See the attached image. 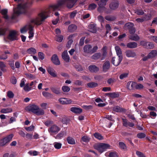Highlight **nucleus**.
I'll list each match as a JSON object with an SVG mask.
<instances>
[{"instance_id":"49","label":"nucleus","mask_w":157,"mask_h":157,"mask_svg":"<svg viewBox=\"0 0 157 157\" xmlns=\"http://www.w3.org/2000/svg\"><path fill=\"white\" fill-rule=\"evenodd\" d=\"M119 145L121 149L125 150L126 148L125 145L122 142H119Z\"/></svg>"},{"instance_id":"55","label":"nucleus","mask_w":157,"mask_h":157,"mask_svg":"<svg viewBox=\"0 0 157 157\" xmlns=\"http://www.w3.org/2000/svg\"><path fill=\"white\" fill-rule=\"evenodd\" d=\"M151 17V15L150 14H148L145 15L143 17L144 21H147L150 19Z\"/></svg>"},{"instance_id":"8","label":"nucleus","mask_w":157,"mask_h":157,"mask_svg":"<svg viewBox=\"0 0 157 157\" xmlns=\"http://www.w3.org/2000/svg\"><path fill=\"white\" fill-rule=\"evenodd\" d=\"M39 109V107L35 105H30L25 108L26 111L31 112L35 114L36 111Z\"/></svg>"},{"instance_id":"19","label":"nucleus","mask_w":157,"mask_h":157,"mask_svg":"<svg viewBox=\"0 0 157 157\" xmlns=\"http://www.w3.org/2000/svg\"><path fill=\"white\" fill-rule=\"evenodd\" d=\"M70 110L71 112L77 114H79L82 112V109L78 107H71L70 109Z\"/></svg>"},{"instance_id":"21","label":"nucleus","mask_w":157,"mask_h":157,"mask_svg":"<svg viewBox=\"0 0 157 157\" xmlns=\"http://www.w3.org/2000/svg\"><path fill=\"white\" fill-rule=\"evenodd\" d=\"M137 46V44L134 42H129L127 44V47L130 48H136Z\"/></svg>"},{"instance_id":"5","label":"nucleus","mask_w":157,"mask_h":157,"mask_svg":"<svg viewBox=\"0 0 157 157\" xmlns=\"http://www.w3.org/2000/svg\"><path fill=\"white\" fill-rule=\"evenodd\" d=\"M17 36L18 34L17 32L13 30L10 32L7 38L10 41H14L18 40Z\"/></svg>"},{"instance_id":"39","label":"nucleus","mask_w":157,"mask_h":157,"mask_svg":"<svg viewBox=\"0 0 157 157\" xmlns=\"http://www.w3.org/2000/svg\"><path fill=\"white\" fill-rule=\"evenodd\" d=\"M129 38L131 40L134 41H137L140 39L139 36L136 34L130 36Z\"/></svg>"},{"instance_id":"11","label":"nucleus","mask_w":157,"mask_h":157,"mask_svg":"<svg viewBox=\"0 0 157 157\" xmlns=\"http://www.w3.org/2000/svg\"><path fill=\"white\" fill-rule=\"evenodd\" d=\"M119 5V2L117 1H113L109 4V7L111 10H114L118 8Z\"/></svg>"},{"instance_id":"31","label":"nucleus","mask_w":157,"mask_h":157,"mask_svg":"<svg viewBox=\"0 0 157 157\" xmlns=\"http://www.w3.org/2000/svg\"><path fill=\"white\" fill-rule=\"evenodd\" d=\"M12 111V109L11 108H6L3 109H2L0 112L2 113H8L11 112Z\"/></svg>"},{"instance_id":"51","label":"nucleus","mask_w":157,"mask_h":157,"mask_svg":"<svg viewBox=\"0 0 157 157\" xmlns=\"http://www.w3.org/2000/svg\"><path fill=\"white\" fill-rule=\"evenodd\" d=\"M34 127L33 125H31L29 127H25V129L28 132H30L33 130Z\"/></svg>"},{"instance_id":"29","label":"nucleus","mask_w":157,"mask_h":157,"mask_svg":"<svg viewBox=\"0 0 157 157\" xmlns=\"http://www.w3.org/2000/svg\"><path fill=\"white\" fill-rule=\"evenodd\" d=\"M113 110L117 112H123L124 110L120 107L117 106L113 107Z\"/></svg>"},{"instance_id":"56","label":"nucleus","mask_w":157,"mask_h":157,"mask_svg":"<svg viewBox=\"0 0 157 157\" xmlns=\"http://www.w3.org/2000/svg\"><path fill=\"white\" fill-rule=\"evenodd\" d=\"M6 142L4 138L0 140V146H3L6 145Z\"/></svg>"},{"instance_id":"30","label":"nucleus","mask_w":157,"mask_h":157,"mask_svg":"<svg viewBox=\"0 0 157 157\" xmlns=\"http://www.w3.org/2000/svg\"><path fill=\"white\" fill-rule=\"evenodd\" d=\"M101 54L100 53H94L92 56L91 58L94 60L98 59L101 56Z\"/></svg>"},{"instance_id":"2","label":"nucleus","mask_w":157,"mask_h":157,"mask_svg":"<svg viewBox=\"0 0 157 157\" xmlns=\"http://www.w3.org/2000/svg\"><path fill=\"white\" fill-rule=\"evenodd\" d=\"M110 145L108 144L105 143H100L95 145L94 148L97 150L101 153L105 151L107 149L110 148Z\"/></svg>"},{"instance_id":"4","label":"nucleus","mask_w":157,"mask_h":157,"mask_svg":"<svg viewBox=\"0 0 157 157\" xmlns=\"http://www.w3.org/2000/svg\"><path fill=\"white\" fill-rule=\"evenodd\" d=\"M27 7L26 4H20L18 5L17 9L14 10V13L16 15L21 13H25L26 12Z\"/></svg>"},{"instance_id":"38","label":"nucleus","mask_w":157,"mask_h":157,"mask_svg":"<svg viewBox=\"0 0 157 157\" xmlns=\"http://www.w3.org/2000/svg\"><path fill=\"white\" fill-rule=\"evenodd\" d=\"M87 86L89 88H93L97 86L98 84L96 82H91L88 83Z\"/></svg>"},{"instance_id":"33","label":"nucleus","mask_w":157,"mask_h":157,"mask_svg":"<svg viewBox=\"0 0 157 157\" xmlns=\"http://www.w3.org/2000/svg\"><path fill=\"white\" fill-rule=\"evenodd\" d=\"M1 13L3 15L4 18L5 19L8 18V16L7 15V10L6 9L2 10L1 11Z\"/></svg>"},{"instance_id":"43","label":"nucleus","mask_w":157,"mask_h":157,"mask_svg":"<svg viewBox=\"0 0 157 157\" xmlns=\"http://www.w3.org/2000/svg\"><path fill=\"white\" fill-rule=\"evenodd\" d=\"M6 67V66L4 63L0 61V68L2 71L3 72L6 71V70L4 69Z\"/></svg>"},{"instance_id":"57","label":"nucleus","mask_w":157,"mask_h":157,"mask_svg":"<svg viewBox=\"0 0 157 157\" xmlns=\"http://www.w3.org/2000/svg\"><path fill=\"white\" fill-rule=\"evenodd\" d=\"M90 139L89 137L86 136H83L82 138V140L85 142H88L89 141Z\"/></svg>"},{"instance_id":"28","label":"nucleus","mask_w":157,"mask_h":157,"mask_svg":"<svg viewBox=\"0 0 157 157\" xmlns=\"http://www.w3.org/2000/svg\"><path fill=\"white\" fill-rule=\"evenodd\" d=\"M77 29V26L75 25L71 24L68 27V30L69 31L71 32H73Z\"/></svg>"},{"instance_id":"47","label":"nucleus","mask_w":157,"mask_h":157,"mask_svg":"<svg viewBox=\"0 0 157 157\" xmlns=\"http://www.w3.org/2000/svg\"><path fill=\"white\" fill-rule=\"evenodd\" d=\"M62 89L64 92H67L70 90V88L68 86H64L62 87Z\"/></svg>"},{"instance_id":"36","label":"nucleus","mask_w":157,"mask_h":157,"mask_svg":"<svg viewBox=\"0 0 157 157\" xmlns=\"http://www.w3.org/2000/svg\"><path fill=\"white\" fill-rule=\"evenodd\" d=\"M97 6L96 4L92 3L89 5L88 9L90 10H94Z\"/></svg>"},{"instance_id":"50","label":"nucleus","mask_w":157,"mask_h":157,"mask_svg":"<svg viewBox=\"0 0 157 157\" xmlns=\"http://www.w3.org/2000/svg\"><path fill=\"white\" fill-rule=\"evenodd\" d=\"M128 73H123L121 74L119 76V78L121 79H123L128 77Z\"/></svg>"},{"instance_id":"48","label":"nucleus","mask_w":157,"mask_h":157,"mask_svg":"<svg viewBox=\"0 0 157 157\" xmlns=\"http://www.w3.org/2000/svg\"><path fill=\"white\" fill-rule=\"evenodd\" d=\"M62 144L60 143L56 142L54 143V146L57 149H59L61 147Z\"/></svg>"},{"instance_id":"62","label":"nucleus","mask_w":157,"mask_h":157,"mask_svg":"<svg viewBox=\"0 0 157 157\" xmlns=\"http://www.w3.org/2000/svg\"><path fill=\"white\" fill-rule=\"evenodd\" d=\"M63 132H61L59 133H58L56 136V139H60L61 138L63 137Z\"/></svg>"},{"instance_id":"7","label":"nucleus","mask_w":157,"mask_h":157,"mask_svg":"<svg viewBox=\"0 0 157 157\" xmlns=\"http://www.w3.org/2000/svg\"><path fill=\"white\" fill-rule=\"evenodd\" d=\"M125 54L128 58H136L137 57L136 53L132 50H126L125 52Z\"/></svg>"},{"instance_id":"63","label":"nucleus","mask_w":157,"mask_h":157,"mask_svg":"<svg viewBox=\"0 0 157 157\" xmlns=\"http://www.w3.org/2000/svg\"><path fill=\"white\" fill-rule=\"evenodd\" d=\"M109 156V157H118L117 153L115 152H110Z\"/></svg>"},{"instance_id":"12","label":"nucleus","mask_w":157,"mask_h":157,"mask_svg":"<svg viewBox=\"0 0 157 157\" xmlns=\"http://www.w3.org/2000/svg\"><path fill=\"white\" fill-rule=\"evenodd\" d=\"M51 60L52 63L56 65H58L60 64V62L56 54H54L52 55L51 57Z\"/></svg>"},{"instance_id":"25","label":"nucleus","mask_w":157,"mask_h":157,"mask_svg":"<svg viewBox=\"0 0 157 157\" xmlns=\"http://www.w3.org/2000/svg\"><path fill=\"white\" fill-rule=\"evenodd\" d=\"M73 36V35H71L68 37V39L69 40L66 45L67 48H69L70 47L71 45L73 42V40L72 39Z\"/></svg>"},{"instance_id":"54","label":"nucleus","mask_w":157,"mask_h":157,"mask_svg":"<svg viewBox=\"0 0 157 157\" xmlns=\"http://www.w3.org/2000/svg\"><path fill=\"white\" fill-rule=\"evenodd\" d=\"M146 136L145 133H140L137 135V136L139 138L142 139L144 138Z\"/></svg>"},{"instance_id":"20","label":"nucleus","mask_w":157,"mask_h":157,"mask_svg":"<svg viewBox=\"0 0 157 157\" xmlns=\"http://www.w3.org/2000/svg\"><path fill=\"white\" fill-rule=\"evenodd\" d=\"M98 11L102 13L105 11L106 13H108L107 11H106V8L105 7V6H103L102 5H100L99 4H98Z\"/></svg>"},{"instance_id":"16","label":"nucleus","mask_w":157,"mask_h":157,"mask_svg":"<svg viewBox=\"0 0 157 157\" xmlns=\"http://www.w3.org/2000/svg\"><path fill=\"white\" fill-rule=\"evenodd\" d=\"M27 27L28 29V30H29V38L30 39L33 38L34 36V33L33 32V27L31 25H28Z\"/></svg>"},{"instance_id":"6","label":"nucleus","mask_w":157,"mask_h":157,"mask_svg":"<svg viewBox=\"0 0 157 157\" xmlns=\"http://www.w3.org/2000/svg\"><path fill=\"white\" fill-rule=\"evenodd\" d=\"M60 130V128L56 124H54L51 126V127L48 129V131L51 133V134H56Z\"/></svg>"},{"instance_id":"44","label":"nucleus","mask_w":157,"mask_h":157,"mask_svg":"<svg viewBox=\"0 0 157 157\" xmlns=\"http://www.w3.org/2000/svg\"><path fill=\"white\" fill-rule=\"evenodd\" d=\"M42 94L45 98H50L52 96L51 94L45 91H43L42 92Z\"/></svg>"},{"instance_id":"22","label":"nucleus","mask_w":157,"mask_h":157,"mask_svg":"<svg viewBox=\"0 0 157 157\" xmlns=\"http://www.w3.org/2000/svg\"><path fill=\"white\" fill-rule=\"evenodd\" d=\"M88 68L89 71L92 72H96L99 70V68L97 66L94 65L89 66Z\"/></svg>"},{"instance_id":"46","label":"nucleus","mask_w":157,"mask_h":157,"mask_svg":"<svg viewBox=\"0 0 157 157\" xmlns=\"http://www.w3.org/2000/svg\"><path fill=\"white\" fill-rule=\"evenodd\" d=\"M134 26V24L132 23H128L126 24L125 26V27L127 28L129 30L133 27Z\"/></svg>"},{"instance_id":"32","label":"nucleus","mask_w":157,"mask_h":157,"mask_svg":"<svg viewBox=\"0 0 157 157\" xmlns=\"http://www.w3.org/2000/svg\"><path fill=\"white\" fill-rule=\"evenodd\" d=\"M27 52L29 54H35L36 53V50L33 48H31L27 50Z\"/></svg>"},{"instance_id":"52","label":"nucleus","mask_w":157,"mask_h":157,"mask_svg":"<svg viewBox=\"0 0 157 157\" xmlns=\"http://www.w3.org/2000/svg\"><path fill=\"white\" fill-rule=\"evenodd\" d=\"M77 13L76 10H74L70 13V17L71 19L73 18Z\"/></svg>"},{"instance_id":"1","label":"nucleus","mask_w":157,"mask_h":157,"mask_svg":"<svg viewBox=\"0 0 157 157\" xmlns=\"http://www.w3.org/2000/svg\"><path fill=\"white\" fill-rule=\"evenodd\" d=\"M77 0H61L57 4L50 6L45 11L40 13L37 17L31 20V22L37 25L41 24L47 17L50 16V14L53 11H54L62 5L66 4L68 8H72Z\"/></svg>"},{"instance_id":"9","label":"nucleus","mask_w":157,"mask_h":157,"mask_svg":"<svg viewBox=\"0 0 157 157\" xmlns=\"http://www.w3.org/2000/svg\"><path fill=\"white\" fill-rule=\"evenodd\" d=\"M59 102L62 105H67L72 103V101L69 98H60L59 99Z\"/></svg>"},{"instance_id":"13","label":"nucleus","mask_w":157,"mask_h":157,"mask_svg":"<svg viewBox=\"0 0 157 157\" xmlns=\"http://www.w3.org/2000/svg\"><path fill=\"white\" fill-rule=\"evenodd\" d=\"M136 83L134 82L130 81L128 82L126 85L127 88L129 90H132L135 89Z\"/></svg>"},{"instance_id":"10","label":"nucleus","mask_w":157,"mask_h":157,"mask_svg":"<svg viewBox=\"0 0 157 157\" xmlns=\"http://www.w3.org/2000/svg\"><path fill=\"white\" fill-rule=\"evenodd\" d=\"M122 59V56L117 57H113L112 59V62L115 66H117L120 63Z\"/></svg>"},{"instance_id":"3","label":"nucleus","mask_w":157,"mask_h":157,"mask_svg":"<svg viewBox=\"0 0 157 157\" xmlns=\"http://www.w3.org/2000/svg\"><path fill=\"white\" fill-rule=\"evenodd\" d=\"M98 49L97 46H95L93 48L90 44L86 45L83 48L84 52L86 53L92 54L95 52Z\"/></svg>"},{"instance_id":"27","label":"nucleus","mask_w":157,"mask_h":157,"mask_svg":"<svg viewBox=\"0 0 157 157\" xmlns=\"http://www.w3.org/2000/svg\"><path fill=\"white\" fill-rule=\"evenodd\" d=\"M106 95L112 98H117L119 96V94L114 92L107 93Z\"/></svg>"},{"instance_id":"23","label":"nucleus","mask_w":157,"mask_h":157,"mask_svg":"<svg viewBox=\"0 0 157 157\" xmlns=\"http://www.w3.org/2000/svg\"><path fill=\"white\" fill-rule=\"evenodd\" d=\"M50 89L53 93L56 94H59L60 93V89L59 88L55 87H51L50 88Z\"/></svg>"},{"instance_id":"59","label":"nucleus","mask_w":157,"mask_h":157,"mask_svg":"<svg viewBox=\"0 0 157 157\" xmlns=\"http://www.w3.org/2000/svg\"><path fill=\"white\" fill-rule=\"evenodd\" d=\"M31 89V87L29 86V84H27L24 87V90L25 91H28L30 90Z\"/></svg>"},{"instance_id":"60","label":"nucleus","mask_w":157,"mask_h":157,"mask_svg":"<svg viewBox=\"0 0 157 157\" xmlns=\"http://www.w3.org/2000/svg\"><path fill=\"white\" fill-rule=\"evenodd\" d=\"M28 25H26V26L21 28L20 29L21 32V33H23L25 32H26L27 31V30L28 29L27 27V26Z\"/></svg>"},{"instance_id":"26","label":"nucleus","mask_w":157,"mask_h":157,"mask_svg":"<svg viewBox=\"0 0 157 157\" xmlns=\"http://www.w3.org/2000/svg\"><path fill=\"white\" fill-rule=\"evenodd\" d=\"M115 49L118 56H122V52L121 49L118 46H116Z\"/></svg>"},{"instance_id":"41","label":"nucleus","mask_w":157,"mask_h":157,"mask_svg":"<svg viewBox=\"0 0 157 157\" xmlns=\"http://www.w3.org/2000/svg\"><path fill=\"white\" fill-rule=\"evenodd\" d=\"M63 39V36L62 35H57L56 36V40L59 42H61Z\"/></svg>"},{"instance_id":"17","label":"nucleus","mask_w":157,"mask_h":157,"mask_svg":"<svg viewBox=\"0 0 157 157\" xmlns=\"http://www.w3.org/2000/svg\"><path fill=\"white\" fill-rule=\"evenodd\" d=\"M157 56V49L152 50L148 54V57L150 59L155 58Z\"/></svg>"},{"instance_id":"64","label":"nucleus","mask_w":157,"mask_h":157,"mask_svg":"<svg viewBox=\"0 0 157 157\" xmlns=\"http://www.w3.org/2000/svg\"><path fill=\"white\" fill-rule=\"evenodd\" d=\"M75 68L79 71H83V69L82 67L79 65H76L75 66Z\"/></svg>"},{"instance_id":"58","label":"nucleus","mask_w":157,"mask_h":157,"mask_svg":"<svg viewBox=\"0 0 157 157\" xmlns=\"http://www.w3.org/2000/svg\"><path fill=\"white\" fill-rule=\"evenodd\" d=\"M105 27L106 30V33H108L111 30V27L109 24H106L105 25Z\"/></svg>"},{"instance_id":"15","label":"nucleus","mask_w":157,"mask_h":157,"mask_svg":"<svg viewBox=\"0 0 157 157\" xmlns=\"http://www.w3.org/2000/svg\"><path fill=\"white\" fill-rule=\"evenodd\" d=\"M110 67V63L109 61H106L103 63L102 68V70L104 72H106Z\"/></svg>"},{"instance_id":"40","label":"nucleus","mask_w":157,"mask_h":157,"mask_svg":"<svg viewBox=\"0 0 157 157\" xmlns=\"http://www.w3.org/2000/svg\"><path fill=\"white\" fill-rule=\"evenodd\" d=\"M44 112L43 110L40 109L39 108L36 111L35 114L37 115H41L44 114Z\"/></svg>"},{"instance_id":"61","label":"nucleus","mask_w":157,"mask_h":157,"mask_svg":"<svg viewBox=\"0 0 157 157\" xmlns=\"http://www.w3.org/2000/svg\"><path fill=\"white\" fill-rule=\"evenodd\" d=\"M26 139L29 140H31L33 139V135L31 133H27L25 135Z\"/></svg>"},{"instance_id":"53","label":"nucleus","mask_w":157,"mask_h":157,"mask_svg":"<svg viewBox=\"0 0 157 157\" xmlns=\"http://www.w3.org/2000/svg\"><path fill=\"white\" fill-rule=\"evenodd\" d=\"M108 1V0H100V1L98 3V4H99L100 5L105 6Z\"/></svg>"},{"instance_id":"37","label":"nucleus","mask_w":157,"mask_h":157,"mask_svg":"<svg viewBox=\"0 0 157 157\" xmlns=\"http://www.w3.org/2000/svg\"><path fill=\"white\" fill-rule=\"evenodd\" d=\"M13 137V135L12 134H11L8 136H7L4 138L6 143L9 142L11 140L12 138Z\"/></svg>"},{"instance_id":"45","label":"nucleus","mask_w":157,"mask_h":157,"mask_svg":"<svg viewBox=\"0 0 157 157\" xmlns=\"http://www.w3.org/2000/svg\"><path fill=\"white\" fill-rule=\"evenodd\" d=\"M94 135L96 138L99 140H101L103 139V136H102L99 133H95V134H94Z\"/></svg>"},{"instance_id":"24","label":"nucleus","mask_w":157,"mask_h":157,"mask_svg":"<svg viewBox=\"0 0 157 157\" xmlns=\"http://www.w3.org/2000/svg\"><path fill=\"white\" fill-rule=\"evenodd\" d=\"M89 30L92 33H95L96 32V25L94 24H90L89 26Z\"/></svg>"},{"instance_id":"18","label":"nucleus","mask_w":157,"mask_h":157,"mask_svg":"<svg viewBox=\"0 0 157 157\" xmlns=\"http://www.w3.org/2000/svg\"><path fill=\"white\" fill-rule=\"evenodd\" d=\"M47 71L48 73L53 77H56L57 76L55 71L52 68L48 67L47 68Z\"/></svg>"},{"instance_id":"34","label":"nucleus","mask_w":157,"mask_h":157,"mask_svg":"<svg viewBox=\"0 0 157 157\" xmlns=\"http://www.w3.org/2000/svg\"><path fill=\"white\" fill-rule=\"evenodd\" d=\"M105 19L109 21H112L116 19V17L114 16L111 15H108L105 17Z\"/></svg>"},{"instance_id":"42","label":"nucleus","mask_w":157,"mask_h":157,"mask_svg":"<svg viewBox=\"0 0 157 157\" xmlns=\"http://www.w3.org/2000/svg\"><path fill=\"white\" fill-rule=\"evenodd\" d=\"M154 47V45L152 43L150 42H147V46L146 47V48L147 49H151L153 48Z\"/></svg>"},{"instance_id":"35","label":"nucleus","mask_w":157,"mask_h":157,"mask_svg":"<svg viewBox=\"0 0 157 157\" xmlns=\"http://www.w3.org/2000/svg\"><path fill=\"white\" fill-rule=\"evenodd\" d=\"M67 141L68 144H75V140L71 137H69L67 139Z\"/></svg>"},{"instance_id":"14","label":"nucleus","mask_w":157,"mask_h":157,"mask_svg":"<svg viewBox=\"0 0 157 157\" xmlns=\"http://www.w3.org/2000/svg\"><path fill=\"white\" fill-rule=\"evenodd\" d=\"M62 57L66 62H68L70 60V57L67 51H64L62 54Z\"/></svg>"}]
</instances>
